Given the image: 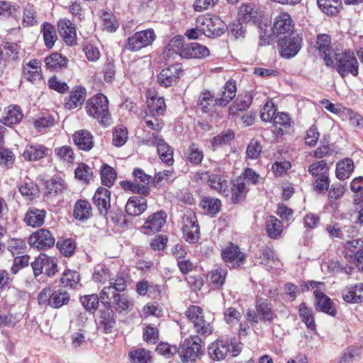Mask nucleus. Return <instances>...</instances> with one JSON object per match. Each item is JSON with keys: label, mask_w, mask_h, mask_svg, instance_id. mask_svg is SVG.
Listing matches in <instances>:
<instances>
[{"label": "nucleus", "mask_w": 363, "mask_h": 363, "mask_svg": "<svg viewBox=\"0 0 363 363\" xmlns=\"http://www.w3.org/2000/svg\"><path fill=\"white\" fill-rule=\"evenodd\" d=\"M51 152L50 149L42 144L32 143L26 145L22 157L29 162L39 161L47 157Z\"/></svg>", "instance_id": "a211bd4d"}, {"label": "nucleus", "mask_w": 363, "mask_h": 363, "mask_svg": "<svg viewBox=\"0 0 363 363\" xmlns=\"http://www.w3.org/2000/svg\"><path fill=\"white\" fill-rule=\"evenodd\" d=\"M319 9L327 15L335 16L342 6L340 0H316Z\"/></svg>", "instance_id": "a18cd8bd"}, {"label": "nucleus", "mask_w": 363, "mask_h": 363, "mask_svg": "<svg viewBox=\"0 0 363 363\" xmlns=\"http://www.w3.org/2000/svg\"><path fill=\"white\" fill-rule=\"evenodd\" d=\"M313 44V48L318 50L319 53L323 57L324 62L327 66L333 64L331 55L333 52L331 44L330 36L328 34H319L317 35Z\"/></svg>", "instance_id": "2eb2a0df"}, {"label": "nucleus", "mask_w": 363, "mask_h": 363, "mask_svg": "<svg viewBox=\"0 0 363 363\" xmlns=\"http://www.w3.org/2000/svg\"><path fill=\"white\" fill-rule=\"evenodd\" d=\"M196 23L203 26V35L208 38L220 36L228 28L225 23L216 16L211 18L199 17Z\"/></svg>", "instance_id": "1a4fd4ad"}, {"label": "nucleus", "mask_w": 363, "mask_h": 363, "mask_svg": "<svg viewBox=\"0 0 363 363\" xmlns=\"http://www.w3.org/2000/svg\"><path fill=\"white\" fill-rule=\"evenodd\" d=\"M309 174L315 177H320L324 174H329V167L325 160L313 162L308 167Z\"/></svg>", "instance_id": "bf43d9fd"}, {"label": "nucleus", "mask_w": 363, "mask_h": 363, "mask_svg": "<svg viewBox=\"0 0 363 363\" xmlns=\"http://www.w3.org/2000/svg\"><path fill=\"white\" fill-rule=\"evenodd\" d=\"M113 305L118 311H130L133 307V301L125 294H118L113 301Z\"/></svg>", "instance_id": "5fc2aeb1"}, {"label": "nucleus", "mask_w": 363, "mask_h": 363, "mask_svg": "<svg viewBox=\"0 0 363 363\" xmlns=\"http://www.w3.org/2000/svg\"><path fill=\"white\" fill-rule=\"evenodd\" d=\"M132 363H150L152 357L150 352L145 348H138L129 352Z\"/></svg>", "instance_id": "3c124183"}, {"label": "nucleus", "mask_w": 363, "mask_h": 363, "mask_svg": "<svg viewBox=\"0 0 363 363\" xmlns=\"http://www.w3.org/2000/svg\"><path fill=\"white\" fill-rule=\"evenodd\" d=\"M255 309L261 322L272 323L274 318H277L272 305L267 298H257L255 300Z\"/></svg>", "instance_id": "4be33fe9"}, {"label": "nucleus", "mask_w": 363, "mask_h": 363, "mask_svg": "<svg viewBox=\"0 0 363 363\" xmlns=\"http://www.w3.org/2000/svg\"><path fill=\"white\" fill-rule=\"evenodd\" d=\"M160 115H157L156 113H150L148 111L145 112V115L143 116V120L150 129L159 132L160 131L164 125V123L159 118Z\"/></svg>", "instance_id": "13d9d810"}, {"label": "nucleus", "mask_w": 363, "mask_h": 363, "mask_svg": "<svg viewBox=\"0 0 363 363\" xmlns=\"http://www.w3.org/2000/svg\"><path fill=\"white\" fill-rule=\"evenodd\" d=\"M184 155L186 160L194 165L201 164L204 157L203 150L196 143H191Z\"/></svg>", "instance_id": "4c0bfd02"}, {"label": "nucleus", "mask_w": 363, "mask_h": 363, "mask_svg": "<svg viewBox=\"0 0 363 363\" xmlns=\"http://www.w3.org/2000/svg\"><path fill=\"white\" fill-rule=\"evenodd\" d=\"M148 112L162 115L166 110V105L163 97L157 96H152L147 100Z\"/></svg>", "instance_id": "8fccbe9b"}, {"label": "nucleus", "mask_w": 363, "mask_h": 363, "mask_svg": "<svg viewBox=\"0 0 363 363\" xmlns=\"http://www.w3.org/2000/svg\"><path fill=\"white\" fill-rule=\"evenodd\" d=\"M101 179L104 185L110 187L116 179V172L111 166L104 164L101 168Z\"/></svg>", "instance_id": "603ef678"}, {"label": "nucleus", "mask_w": 363, "mask_h": 363, "mask_svg": "<svg viewBox=\"0 0 363 363\" xmlns=\"http://www.w3.org/2000/svg\"><path fill=\"white\" fill-rule=\"evenodd\" d=\"M227 272L226 268L223 267L212 269L208 276V280L211 287L213 289L222 287L225 283Z\"/></svg>", "instance_id": "ea45409f"}, {"label": "nucleus", "mask_w": 363, "mask_h": 363, "mask_svg": "<svg viewBox=\"0 0 363 363\" xmlns=\"http://www.w3.org/2000/svg\"><path fill=\"white\" fill-rule=\"evenodd\" d=\"M56 156L63 162L72 163L74 160V151L72 148L67 145H64L55 149Z\"/></svg>", "instance_id": "69168bd1"}, {"label": "nucleus", "mask_w": 363, "mask_h": 363, "mask_svg": "<svg viewBox=\"0 0 363 363\" xmlns=\"http://www.w3.org/2000/svg\"><path fill=\"white\" fill-rule=\"evenodd\" d=\"M353 170V161L350 158H345L337 163L335 174L338 179L345 180L350 177Z\"/></svg>", "instance_id": "c03bdc74"}, {"label": "nucleus", "mask_w": 363, "mask_h": 363, "mask_svg": "<svg viewBox=\"0 0 363 363\" xmlns=\"http://www.w3.org/2000/svg\"><path fill=\"white\" fill-rule=\"evenodd\" d=\"M142 143L148 146H157V153L161 160L167 164H172L173 149L164 141L163 138L157 133L146 136Z\"/></svg>", "instance_id": "0eeeda50"}, {"label": "nucleus", "mask_w": 363, "mask_h": 363, "mask_svg": "<svg viewBox=\"0 0 363 363\" xmlns=\"http://www.w3.org/2000/svg\"><path fill=\"white\" fill-rule=\"evenodd\" d=\"M23 118V113L21 108L16 105L10 106L7 108L5 116L1 119V123L10 126L18 123Z\"/></svg>", "instance_id": "a19ab883"}, {"label": "nucleus", "mask_w": 363, "mask_h": 363, "mask_svg": "<svg viewBox=\"0 0 363 363\" xmlns=\"http://www.w3.org/2000/svg\"><path fill=\"white\" fill-rule=\"evenodd\" d=\"M133 174L135 177L134 181L121 182V185L122 188L135 194L147 196L150 194L149 184L151 181V177L145 174L143 170L140 168L135 169Z\"/></svg>", "instance_id": "423d86ee"}, {"label": "nucleus", "mask_w": 363, "mask_h": 363, "mask_svg": "<svg viewBox=\"0 0 363 363\" xmlns=\"http://www.w3.org/2000/svg\"><path fill=\"white\" fill-rule=\"evenodd\" d=\"M86 89L82 86H76L65 101V108L72 110L81 106L86 99Z\"/></svg>", "instance_id": "a878e982"}, {"label": "nucleus", "mask_w": 363, "mask_h": 363, "mask_svg": "<svg viewBox=\"0 0 363 363\" xmlns=\"http://www.w3.org/2000/svg\"><path fill=\"white\" fill-rule=\"evenodd\" d=\"M46 211L37 208H30L25 214L24 222L33 228L39 227L45 222Z\"/></svg>", "instance_id": "473e14b6"}, {"label": "nucleus", "mask_w": 363, "mask_h": 363, "mask_svg": "<svg viewBox=\"0 0 363 363\" xmlns=\"http://www.w3.org/2000/svg\"><path fill=\"white\" fill-rule=\"evenodd\" d=\"M252 102V96L246 92L239 95L235 101L229 106L228 114L230 116H238L240 112L246 111Z\"/></svg>", "instance_id": "c756f323"}, {"label": "nucleus", "mask_w": 363, "mask_h": 363, "mask_svg": "<svg viewBox=\"0 0 363 363\" xmlns=\"http://www.w3.org/2000/svg\"><path fill=\"white\" fill-rule=\"evenodd\" d=\"M200 179H208L207 182L211 189L222 196H228L230 194L228 182L223 177L216 174H210L209 172H204L201 173Z\"/></svg>", "instance_id": "dca6fc26"}, {"label": "nucleus", "mask_w": 363, "mask_h": 363, "mask_svg": "<svg viewBox=\"0 0 363 363\" xmlns=\"http://www.w3.org/2000/svg\"><path fill=\"white\" fill-rule=\"evenodd\" d=\"M155 38V33L152 28L138 31L126 40L125 48L130 51L136 52L151 45Z\"/></svg>", "instance_id": "6e6552de"}, {"label": "nucleus", "mask_w": 363, "mask_h": 363, "mask_svg": "<svg viewBox=\"0 0 363 363\" xmlns=\"http://www.w3.org/2000/svg\"><path fill=\"white\" fill-rule=\"evenodd\" d=\"M70 296L65 290H52L45 288L38 296V303L40 306H50L53 308H60L69 303Z\"/></svg>", "instance_id": "39448f33"}, {"label": "nucleus", "mask_w": 363, "mask_h": 363, "mask_svg": "<svg viewBox=\"0 0 363 363\" xmlns=\"http://www.w3.org/2000/svg\"><path fill=\"white\" fill-rule=\"evenodd\" d=\"M209 55L208 49L197 43L185 45L181 52V57L185 58H203Z\"/></svg>", "instance_id": "7c9ffc66"}, {"label": "nucleus", "mask_w": 363, "mask_h": 363, "mask_svg": "<svg viewBox=\"0 0 363 363\" xmlns=\"http://www.w3.org/2000/svg\"><path fill=\"white\" fill-rule=\"evenodd\" d=\"M208 352L212 359L220 361L225 359L230 352L233 357L238 355L240 352V348L224 340H217L208 346Z\"/></svg>", "instance_id": "9b49d317"}, {"label": "nucleus", "mask_w": 363, "mask_h": 363, "mask_svg": "<svg viewBox=\"0 0 363 363\" xmlns=\"http://www.w3.org/2000/svg\"><path fill=\"white\" fill-rule=\"evenodd\" d=\"M313 294L315 298L316 309L331 316H335L337 311L331 299L319 290H315Z\"/></svg>", "instance_id": "cd10ccee"}, {"label": "nucleus", "mask_w": 363, "mask_h": 363, "mask_svg": "<svg viewBox=\"0 0 363 363\" xmlns=\"http://www.w3.org/2000/svg\"><path fill=\"white\" fill-rule=\"evenodd\" d=\"M92 216V207L89 202L86 200H78L74 209V216L77 220L84 221Z\"/></svg>", "instance_id": "e433bc0d"}, {"label": "nucleus", "mask_w": 363, "mask_h": 363, "mask_svg": "<svg viewBox=\"0 0 363 363\" xmlns=\"http://www.w3.org/2000/svg\"><path fill=\"white\" fill-rule=\"evenodd\" d=\"M261 17V12L258 8L252 3H242L238 10L239 22L256 23Z\"/></svg>", "instance_id": "aec40b11"}, {"label": "nucleus", "mask_w": 363, "mask_h": 363, "mask_svg": "<svg viewBox=\"0 0 363 363\" xmlns=\"http://www.w3.org/2000/svg\"><path fill=\"white\" fill-rule=\"evenodd\" d=\"M185 315L200 337H206L212 333L213 326L211 323L205 320L203 309L201 307L190 306L186 309Z\"/></svg>", "instance_id": "20e7f679"}, {"label": "nucleus", "mask_w": 363, "mask_h": 363, "mask_svg": "<svg viewBox=\"0 0 363 363\" xmlns=\"http://www.w3.org/2000/svg\"><path fill=\"white\" fill-rule=\"evenodd\" d=\"M203 342L199 335H191L179 345L177 352L183 362H194L203 354Z\"/></svg>", "instance_id": "f03ea898"}, {"label": "nucleus", "mask_w": 363, "mask_h": 363, "mask_svg": "<svg viewBox=\"0 0 363 363\" xmlns=\"http://www.w3.org/2000/svg\"><path fill=\"white\" fill-rule=\"evenodd\" d=\"M223 89L221 96L216 98V104L218 106H225L234 99L237 91L236 83L228 80Z\"/></svg>", "instance_id": "2f4dec72"}, {"label": "nucleus", "mask_w": 363, "mask_h": 363, "mask_svg": "<svg viewBox=\"0 0 363 363\" xmlns=\"http://www.w3.org/2000/svg\"><path fill=\"white\" fill-rule=\"evenodd\" d=\"M301 43L302 39L298 35H289L280 38L278 45L281 55L288 59L294 57L301 50Z\"/></svg>", "instance_id": "4468645a"}, {"label": "nucleus", "mask_w": 363, "mask_h": 363, "mask_svg": "<svg viewBox=\"0 0 363 363\" xmlns=\"http://www.w3.org/2000/svg\"><path fill=\"white\" fill-rule=\"evenodd\" d=\"M42 33L47 48H51L57 40V35L55 27L48 23L43 25Z\"/></svg>", "instance_id": "864d4df0"}, {"label": "nucleus", "mask_w": 363, "mask_h": 363, "mask_svg": "<svg viewBox=\"0 0 363 363\" xmlns=\"http://www.w3.org/2000/svg\"><path fill=\"white\" fill-rule=\"evenodd\" d=\"M345 301L357 303L363 301V284L360 283L349 287L347 293L342 295Z\"/></svg>", "instance_id": "37998d69"}, {"label": "nucleus", "mask_w": 363, "mask_h": 363, "mask_svg": "<svg viewBox=\"0 0 363 363\" xmlns=\"http://www.w3.org/2000/svg\"><path fill=\"white\" fill-rule=\"evenodd\" d=\"M111 285L104 287L99 294L101 302L106 306H111L115 296L118 295Z\"/></svg>", "instance_id": "0e129e2a"}, {"label": "nucleus", "mask_w": 363, "mask_h": 363, "mask_svg": "<svg viewBox=\"0 0 363 363\" xmlns=\"http://www.w3.org/2000/svg\"><path fill=\"white\" fill-rule=\"evenodd\" d=\"M222 258L225 262L231 264L234 267H240L245 261V255L238 245L230 243L223 250Z\"/></svg>", "instance_id": "f3484780"}, {"label": "nucleus", "mask_w": 363, "mask_h": 363, "mask_svg": "<svg viewBox=\"0 0 363 363\" xmlns=\"http://www.w3.org/2000/svg\"><path fill=\"white\" fill-rule=\"evenodd\" d=\"M38 23L36 12L32 5L27 4L23 9V24L32 26Z\"/></svg>", "instance_id": "338daca9"}, {"label": "nucleus", "mask_w": 363, "mask_h": 363, "mask_svg": "<svg viewBox=\"0 0 363 363\" xmlns=\"http://www.w3.org/2000/svg\"><path fill=\"white\" fill-rule=\"evenodd\" d=\"M266 228L268 236L272 239L278 238L283 231V225L281 220L273 216L266 219Z\"/></svg>", "instance_id": "79ce46f5"}, {"label": "nucleus", "mask_w": 363, "mask_h": 363, "mask_svg": "<svg viewBox=\"0 0 363 363\" xmlns=\"http://www.w3.org/2000/svg\"><path fill=\"white\" fill-rule=\"evenodd\" d=\"M183 73L182 66L177 63L162 69L157 77L159 84L167 88L175 85Z\"/></svg>", "instance_id": "f8f14e48"}, {"label": "nucleus", "mask_w": 363, "mask_h": 363, "mask_svg": "<svg viewBox=\"0 0 363 363\" xmlns=\"http://www.w3.org/2000/svg\"><path fill=\"white\" fill-rule=\"evenodd\" d=\"M56 246L59 251L65 257H71L76 248L75 242L72 239H60Z\"/></svg>", "instance_id": "6e6d98bb"}, {"label": "nucleus", "mask_w": 363, "mask_h": 363, "mask_svg": "<svg viewBox=\"0 0 363 363\" xmlns=\"http://www.w3.org/2000/svg\"><path fill=\"white\" fill-rule=\"evenodd\" d=\"M18 190L22 196L29 200L36 198L39 192L38 186L30 179H24L18 186Z\"/></svg>", "instance_id": "49530a36"}, {"label": "nucleus", "mask_w": 363, "mask_h": 363, "mask_svg": "<svg viewBox=\"0 0 363 363\" xmlns=\"http://www.w3.org/2000/svg\"><path fill=\"white\" fill-rule=\"evenodd\" d=\"M72 139L75 145L82 150L89 151L94 147V138L91 133L86 130L76 131Z\"/></svg>", "instance_id": "c85d7f7f"}, {"label": "nucleus", "mask_w": 363, "mask_h": 363, "mask_svg": "<svg viewBox=\"0 0 363 363\" xmlns=\"http://www.w3.org/2000/svg\"><path fill=\"white\" fill-rule=\"evenodd\" d=\"M99 297L97 294H93L85 295L80 298V301L86 311L94 313L99 305Z\"/></svg>", "instance_id": "4d7b16f0"}, {"label": "nucleus", "mask_w": 363, "mask_h": 363, "mask_svg": "<svg viewBox=\"0 0 363 363\" xmlns=\"http://www.w3.org/2000/svg\"><path fill=\"white\" fill-rule=\"evenodd\" d=\"M75 177L79 180L88 182L93 176L92 169L85 163H81L74 171Z\"/></svg>", "instance_id": "774afa93"}, {"label": "nucleus", "mask_w": 363, "mask_h": 363, "mask_svg": "<svg viewBox=\"0 0 363 363\" xmlns=\"http://www.w3.org/2000/svg\"><path fill=\"white\" fill-rule=\"evenodd\" d=\"M68 59L58 52H54L46 57L45 63L48 69L52 71H60L67 67Z\"/></svg>", "instance_id": "c9c22d12"}, {"label": "nucleus", "mask_w": 363, "mask_h": 363, "mask_svg": "<svg viewBox=\"0 0 363 363\" xmlns=\"http://www.w3.org/2000/svg\"><path fill=\"white\" fill-rule=\"evenodd\" d=\"M65 189L64 182L61 180L50 179L45 183V194L48 196H55L62 192Z\"/></svg>", "instance_id": "e2e57ef3"}, {"label": "nucleus", "mask_w": 363, "mask_h": 363, "mask_svg": "<svg viewBox=\"0 0 363 363\" xmlns=\"http://www.w3.org/2000/svg\"><path fill=\"white\" fill-rule=\"evenodd\" d=\"M58 30L63 40L68 45H73L77 41L76 27L70 20L61 19L58 22Z\"/></svg>", "instance_id": "b1692460"}, {"label": "nucleus", "mask_w": 363, "mask_h": 363, "mask_svg": "<svg viewBox=\"0 0 363 363\" xmlns=\"http://www.w3.org/2000/svg\"><path fill=\"white\" fill-rule=\"evenodd\" d=\"M299 315L301 320L306 324L308 329L315 331L316 325L314 320L313 310L307 307L305 303H301L298 308Z\"/></svg>", "instance_id": "09e8293b"}, {"label": "nucleus", "mask_w": 363, "mask_h": 363, "mask_svg": "<svg viewBox=\"0 0 363 363\" xmlns=\"http://www.w3.org/2000/svg\"><path fill=\"white\" fill-rule=\"evenodd\" d=\"M247 191L248 189L243 178H237L234 180L231 188V199L233 203H238L244 201Z\"/></svg>", "instance_id": "f704fd0d"}, {"label": "nucleus", "mask_w": 363, "mask_h": 363, "mask_svg": "<svg viewBox=\"0 0 363 363\" xmlns=\"http://www.w3.org/2000/svg\"><path fill=\"white\" fill-rule=\"evenodd\" d=\"M147 200L140 196H130L125 205L126 213L133 216H138L144 213L147 209Z\"/></svg>", "instance_id": "bb28decb"}, {"label": "nucleus", "mask_w": 363, "mask_h": 363, "mask_svg": "<svg viewBox=\"0 0 363 363\" xmlns=\"http://www.w3.org/2000/svg\"><path fill=\"white\" fill-rule=\"evenodd\" d=\"M93 202L100 215L106 216L111 207V191L106 188H98L93 196Z\"/></svg>", "instance_id": "5701e85b"}, {"label": "nucleus", "mask_w": 363, "mask_h": 363, "mask_svg": "<svg viewBox=\"0 0 363 363\" xmlns=\"http://www.w3.org/2000/svg\"><path fill=\"white\" fill-rule=\"evenodd\" d=\"M128 139V130L124 126H117L113 131V144L116 147L123 146Z\"/></svg>", "instance_id": "680f3d73"}, {"label": "nucleus", "mask_w": 363, "mask_h": 363, "mask_svg": "<svg viewBox=\"0 0 363 363\" xmlns=\"http://www.w3.org/2000/svg\"><path fill=\"white\" fill-rule=\"evenodd\" d=\"M216 98L214 94L208 90H203L198 98L197 108L205 113L212 111L216 104Z\"/></svg>", "instance_id": "72a5a7b5"}, {"label": "nucleus", "mask_w": 363, "mask_h": 363, "mask_svg": "<svg viewBox=\"0 0 363 363\" xmlns=\"http://www.w3.org/2000/svg\"><path fill=\"white\" fill-rule=\"evenodd\" d=\"M41 63L38 59H33L23 66L22 77L26 81L37 84L42 79Z\"/></svg>", "instance_id": "6ab92c4d"}, {"label": "nucleus", "mask_w": 363, "mask_h": 363, "mask_svg": "<svg viewBox=\"0 0 363 363\" xmlns=\"http://www.w3.org/2000/svg\"><path fill=\"white\" fill-rule=\"evenodd\" d=\"M182 232L184 240L189 243H196L200 238V229L196 216L186 212L182 218Z\"/></svg>", "instance_id": "9d476101"}, {"label": "nucleus", "mask_w": 363, "mask_h": 363, "mask_svg": "<svg viewBox=\"0 0 363 363\" xmlns=\"http://www.w3.org/2000/svg\"><path fill=\"white\" fill-rule=\"evenodd\" d=\"M80 280V276L76 271H66L60 279L61 284L65 287L74 288Z\"/></svg>", "instance_id": "052dcab7"}, {"label": "nucleus", "mask_w": 363, "mask_h": 363, "mask_svg": "<svg viewBox=\"0 0 363 363\" xmlns=\"http://www.w3.org/2000/svg\"><path fill=\"white\" fill-rule=\"evenodd\" d=\"M200 207L205 214L215 216L221 209V201L218 199L205 197L201 201Z\"/></svg>", "instance_id": "58836bf2"}, {"label": "nucleus", "mask_w": 363, "mask_h": 363, "mask_svg": "<svg viewBox=\"0 0 363 363\" xmlns=\"http://www.w3.org/2000/svg\"><path fill=\"white\" fill-rule=\"evenodd\" d=\"M258 258L260 259L262 264L269 268H272L273 264L277 266L279 262L275 252L268 246L262 248Z\"/></svg>", "instance_id": "de8ad7c7"}, {"label": "nucleus", "mask_w": 363, "mask_h": 363, "mask_svg": "<svg viewBox=\"0 0 363 363\" xmlns=\"http://www.w3.org/2000/svg\"><path fill=\"white\" fill-rule=\"evenodd\" d=\"M167 218V215L164 211H159L149 216L143 226L145 233H155L160 231L166 223Z\"/></svg>", "instance_id": "412c9836"}, {"label": "nucleus", "mask_w": 363, "mask_h": 363, "mask_svg": "<svg viewBox=\"0 0 363 363\" xmlns=\"http://www.w3.org/2000/svg\"><path fill=\"white\" fill-rule=\"evenodd\" d=\"M87 114L96 119L103 126H109L112 123L111 115L108 109L107 97L101 94L90 98L86 104Z\"/></svg>", "instance_id": "f257e3e1"}, {"label": "nucleus", "mask_w": 363, "mask_h": 363, "mask_svg": "<svg viewBox=\"0 0 363 363\" xmlns=\"http://www.w3.org/2000/svg\"><path fill=\"white\" fill-rule=\"evenodd\" d=\"M28 242L33 247L43 250L54 246L55 238L50 230L41 228L30 235Z\"/></svg>", "instance_id": "ddd939ff"}, {"label": "nucleus", "mask_w": 363, "mask_h": 363, "mask_svg": "<svg viewBox=\"0 0 363 363\" xmlns=\"http://www.w3.org/2000/svg\"><path fill=\"white\" fill-rule=\"evenodd\" d=\"M294 30L293 21L291 16L286 12L281 13L277 16L274 23V33L277 35L281 34H289Z\"/></svg>", "instance_id": "393cba45"}, {"label": "nucleus", "mask_w": 363, "mask_h": 363, "mask_svg": "<svg viewBox=\"0 0 363 363\" xmlns=\"http://www.w3.org/2000/svg\"><path fill=\"white\" fill-rule=\"evenodd\" d=\"M335 60L336 69L342 77L358 75L359 63L353 52L347 50L341 53H335Z\"/></svg>", "instance_id": "7ed1b4c3"}]
</instances>
